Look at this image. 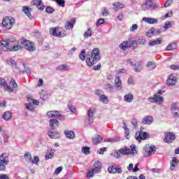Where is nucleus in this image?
I'll use <instances>...</instances> for the list:
<instances>
[{"instance_id": "nucleus-10", "label": "nucleus", "mask_w": 179, "mask_h": 179, "mask_svg": "<svg viewBox=\"0 0 179 179\" xmlns=\"http://www.w3.org/2000/svg\"><path fill=\"white\" fill-rule=\"evenodd\" d=\"M148 135V134L147 132H145L141 130L140 131L136 134V139L138 142H141V141H145V139H147Z\"/></svg>"}, {"instance_id": "nucleus-11", "label": "nucleus", "mask_w": 179, "mask_h": 179, "mask_svg": "<svg viewBox=\"0 0 179 179\" xmlns=\"http://www.w3.org/2000/svg\"><path fill=\"white\" fill-rule=\"evenodd\" d=\"M146 148L148 150H145V154L144 155L145 157H149V156H152V155H155V153H156V147L155 145H147Z\"/></svg>"}, {"instance_id": "nucleus-61", "label": "nucleus", "mask_w": 179, "mask_h": 179, "mask_svg": "<svg viewBox=\"0 0 179 179\" xmlns=\"http://www.w3.org/2000/svg\"><path fill=\"white\" fill-rule=\"evenodd\" d=\"M146 43V39L143 38H140L138 39V44L140 45H143Z\"/></svg>"}, {"instance_id": "nucleus-26", "label": "nucleus", "mask_w": 179, "mask_h": 179, "mask_svg": "<svg viewBox=\"0 0 179 179\" xmlns=\"http://www.w3.org/2000/svg\"><path fill=\"white\" fill-rule=\"evenodd\" d=\"M177 43H171L167 45L166 50V51H173V50H177Z\"/></svg>"}, {"instance_id": "nucleus-19", "label": "nucleus", "mask_w": 179, "mask_h": 179, "mask_svg": "<svg viewBox=\"0 0 179 179\" xmlns=\"http://www.w3.org/2000/svg\"><path fill=\"white\" fill-rule=\"evenodd\" d=\"M153 122V117L152 116H145L143 118L142 123L145 125H150Z\"/></svg>"}, {"instance_id": "nucleus-25", "label": "nucleus", "mask_w": 179, "mask_h": 179, "mask_svg": "<svg viewBox=\"0 0 179 179\" xmlns=\"http://www.w3.org/2000/svg\"><path fill=\"white\" fill-rule=\"evenodd\" d=\"M7 64L8 65L13 66V68H15V69L19 70V68L17 67V63L13 59H10L9 60H7Z\"/></svg>"}, {"instance_id": "nucleus-38", "label": "nucleus", "mask_w": 179, "mask_h": 179, "mask_svg": "<svg viewBox=\"0 0 179 179\" xmlns=\"http://www.w3.org/2000/svg\"><path fill=\"white\" fill-rule=\"evenodd\" d=\"M124 100L127 103H131L134 100V96L131 94H128L124 96Z\"/></svg>"}, {"instance_id": "nucleus-51", "label": "nucleus", "mask_w": 179, "mask_h": 179, "mask_svg": "<svg viewBox=\"0 0 179 179\" xmlns=\"http://www.w3.org/2000/svg\"><path fill=\"white\" fill-rule=\"evenodd\" d=\"M55 1L57 3V5H59V6H62V8L65 7V0H55Z\"/></svg>"}, {"instance_id": "nucleus-57", "label": "nucleus", "mask_w": 179, "mask_h": 179, "mask_svg": "<svg viewBox=\"0 0 179 179\" xmlns=\"http://www.w3.org/2000/svg\"><path fill=\"white\" fill-rule=\"evenodd\" d=\"M160 5L159 4V3H155L154 4H152V6H151V8L150 10H156V9H157V8H159Z\"/></svg>"}, {"instance_id": "nucleus-52", "label": "nucleus", "mask_w": 179, "mask_h": 179, "mask_svg": "<svg viewBox=\"0 0 179 179\" xmlns=\"http://www.w3.org/2000/svg\"><path fill=\"white\" fill-rule=\"evenodd\" d=\"M68 108L71 113L73 114H75L76 113V108H75V106H73L72 104H69L68 105Z\"/></svg>"}, {"instance_id": "nucleus-23", "label": "nucleus", "mask_w": 179, "mask_h": 179, "mask_svg": "<svg viewBox=\"0 0 179 179\" xmlns=\"http://www.w3.org/2000/svg\"><path fill=\"white\" fill-rule=\"evenodd\" d=\"M131 43V40L122 42L120 45V48H121V50H123V51H125V50H127V48H129V43Z\"/></svg>"}, {"instance_id": "nucleus-18", "label": "nucleus", "mask_w": 179, "mask_h": 179, "mask_svg": "<svg viewBox=\"0 0 179 179\" xmlns=\"http://www.w3.org/2000/svg\"><path fill=\"white\" fill-rule=\"evenodd\" d=\"M75 23H76V20L75 18H73L71 21L67 22L64 27L66 30H71V29H73Z\"/></svg>"}, {"instance_id": "nucleus-64", "label": "nucleus", "mask_w": 179, "mask_h": 179, "mask_svg": "<svg viewBox=\"0 0 179 179\" xmlns=\"http://www.w3.org/2000/svg\"><path fill=\"white\" fill-rule=\"evenodd\" d=\"M62 166H59L58 168H57L55 171V174H59V173H61V171H62Z\"/></svg>"}, {"instance_id": "nucleus-50", "label": "nucleus", "mask_w": 179, "mask_h": 179, "mask_svg": "<svg viewBox=\"0 0 179 179\" xmlns=\"http://www.w3.org/2000/svg\"><path fill=\"white\" fill-rule=\"evenodd\" d=\"M154 30L155 27H152L149 31L146 33L147 37H152V36H154Z\"/></svg>"}, {"instance_id": "nucleus-60", "label": "nucleus", "mask_w": 179, "mask_h": 179, "mask_svg": "<svg viewBox=\"0 0 179 179\" xmlns=\"http://www.w3.org/2000/svg\"><path fill=\"white\" fill-rule=\"evenodd\" d=\"M173 118H179V109L172 112Z\"/></svg>"}, {"instance_id": "nucleus-17", "label": "nucleus", "mask_w": 179, "mask_h": 179, "mask_svg": "<svg viewBox=\"0 0 179 179\" xmlns=\"http://www.w3.org/2000/svg\"><path fill=\"white\" fill-rule=\"evenodd\" d=\"M0 163L6 165L9 164V157L6 155V153L0 155Z\"/></svg>"}, {"instance_id": "nucleus-43", "label": "nucleus", "mask_w": 179, "mask_h": 179, "mask_svg": "<svg viewBox=\"0 0 179 179\" xmlns=\"http://www.w3.org/2000/svg\"><path fill=\"white\" fill-rule=\"evenodd\" d=\"M85 54H86V50L85 49L82 50L81 52L79 55L80 59H81L82 61H85L86 58V55H85Z\"/></svg>"}, {"instance_id": "nucleus-48", "label": "nucleus", "mask_w": 179, "mask_h": 179, "mask_svg": "<svg viewBox=\"0 0 179 179\" xmlns=\"http://www.w3.org/2000/svg\"><path fill=\"white\" fill-rule=\"evenodd\" d=\"M94 167L95 168L96 170H97V172L100 169H101V163L100 162L97 161L94 164Z\"/></svg>"}, {"instance_id": "nucleus-36", "label": "nucleus", "mask_w": 179, "mask_h": 179, "mask_svg": "<svg viewBox=\"0 0 179 179\" xmlns=\"http://www.w3.org/2000/svg\"><path fill=\"white\" fill-rule=\"evenodd\" d=\"M113 6L115 8V10L117 12V10L120 9H122V8H124V4L120 3V2H117V3H113Z\"/></svg>"}, {"instance_id": "nucleus-31", "label": "nucleus", "mask_w": 179, "mask_h": 179, "mask_svg": "<svg viewBox=\"0 0 179 179\" xmlns=\"http://www.w3.org/2000/svg\"><path fill=\"white\" fill-rule=\"evenodd\" d=\"M103 141V137L100 136V135H96L95 138H92V142L94 145H97Z\"/></svg>"}, {"instance_id": "nucleus-22", "label": "nucleus", "mask_w": 179, "mask_h": 179, "mask_svg": "<svg viewBox=\"0 0 179 179\" xmlns=\"http://www.w3.org/2000/svg\"><path fill=\"white\" fill-rule=\"evenodd\" d=\"M122 85V82L120 79V76H117L115 79V86L117 87V90H121V85Z\"/></svg>"}, {"instance_id": "nucleus-59", "label": "nucleus", "mask_w": 179, "mask_h": 179, "mask_svg": "<svg viewBox=\"0 0 179 179\" xmlns=\"http://www.w3.org/2000/svg\"><path fill=\"white\" fill-rule=\"evenodd\" d=\"M55 10L52 7H47L45 8V12H47V13H50H50H54Z\"/></svg>"}, {"instance_id": "nucleus-8", "label": "nucleus", "mask_w": 179, "mask_h": 179, "mask_svg": "<svg viewBox=\"0 0 179 179\" xmlns=\"http://www.w3.org/2000/svg\"><path fill=\"white\" fill-rule=\"evenodd\" d=\"M174 141H176V134H174V132H169L165 134L164 142H166V143H173Z\"/></svg>"}, {"instance_id": "nucleus-12", "label": "nucleus", "mask_w": 179, "mask_h": 179, "mask_svg": "<svg viewBox=\"0 0 179 179\" xmlns=\"http://www.w3.org/2000/svg\"><path fill=\"white\" fill-rule=\"evenodd\" d=\"M31 3L35 5L38 10H44V8H45L42 0H33Z\"/></svg>"}, {"instance_id": "nucleus-55", "label": "nucleus", "mask_w": 179, "mask_h": 179, "mask_svg": "<svg viewBox=\"0 0 179 179\" xmlns=\"http://www.w3.org/2000/svg\"><path fill=\"white\" fill-rule=\"evenodd\" d=\"M145 4L148 7V8L151 9L153 5V1L152 0H147Z\"/></svg>"}, {"instance_id": "nucleus-1", "label": "nucleus", "mask_w": 179, "mask_h": 179, "mask_svg": "<svg viewBox=\"0 0 179 179\" xmlns=\"http://www.w3.org/2000/svg\"><path fill=\"white\" fill-rule=\"evenodd\" d=\"M100 50L95 48L92 52L87 55L86 64L88 66H93L98 61H100Z\"/></svg>"}, {"instance_id": "nucleus-3", "label": "nucleus", "mask_w": 179, "mask_h": 179, "mask_svg": "<svg viewBox=\"0 0 179 179\" xmlns=\"http://www.w3.org/2000/svg\"><path fill=\"white\" fill-rule=\"evenodd\" d=\"M131 149L127 147L123 148H120L119 150V152L120 155H123L124 156H129V155H136L138 151H136V146L135 145H131Z\"/></svg>"}, {"instance_id": "nucleus-39", "label": "nucleus", "mask_w": 179, "mask_h": 179, "mask_svg": "<svg viewBox=\"0 0 179 179\" xmlns=\"http://www.w3.org/2000/svg\"><path fill=\"white\" fill-rule=\"evenodd\" d=\"M99 101L103 103L104 104H108V97H107L104 94L99 98Z\"/></svg>"}, {"instance_id": "nucleus-5", "label": "nucleus", "mask_w": 179, "mask_h": 179, "mask_svg": "<svg viewBox=\"0 0 179 179\" xmlns=\"http://www.w3.org/2000/svg\"><path fill=\"white\" fill-rule=\"evenodd\" d=\"M15 24V19L5 17L2 20V26L4 30H10Z\"/></svg>"}, {"instance_id": "nucleus-4", "label": "nucleus", "mask_w": 179, "mask_h": 179, "mask_svg": "<svg viewBox=\"0 0 179 179\" xmlns=\"http://www.w3.org/2000/svg\"><path fill=\"white\" fill-rule=\"evenodd\" d=\"M18 44L21 45V48H23L24 47V48L28 50V51H34L36 50V48H34V43L27 40H19Z\"/></svg>"}, {"instance_id": "nucleus-14", "label": "nucleus", "mask_w": 179, "mask_h": 179, "mask_svg": "<svg viewBox=\"0 0 179 179\" xmlns=\"http://www.w3.org/2000/svg\"><path fill=\"white\" fill-rule=\"evenodd\" d=\"M94 114V112H93V110H92V108H90L88 111H87V115H88V125H90V127H92V125L93 124V122H94V118H93V115Z\"/></svg>"}, {"instance_id": "nucleus-2", "label": "nucleus", "mask_w": 179, "mask_h": 179, "mask_svg": "<svg viewBox=\"0 0 179 179\" xmlns=\"http://www.w3.org/2000/svg\"><path fill=\"white\" fill-rule=\"evenodd\" d=\"M0 45L5 47L7 51H18L22 49L20 44L16 45V42L12 41H1Z\"/></svg>"}, {"instance_id": "nucleus-20", "label": "nucleus", "mask_w": 179, "mask_h": 179, "mask_svg": "<svg viewBox=\"0 0 179 179\" xmlns=\"http://www.w3.org/2000/svg\"><path fill=\"white\" fill-rule=\"evenodd\" d=\"M49 124L51 129L54 131V129H55V127H58L59 122L57 119H50Z\"/></svg>"}, {"instance_id": "nucleus-13", "label": "nucleus", "mask_w": 179, "mask_h": 179, "mask_svg": "<svg viewBox=\"0 0 179 179\" xmlns=\"http://www.w3.org/2000/svg\"><path fill=\"white\" fill-rule=\"evenodd\" d=\"M177 84V77L174 76L173 74H171L166 80V85L168 86H175Z\"/></svg>"}, {"instance_id": "nucleus-46", "label": "nucleus", "mask_w": 179, "mask_h": 179, "mask_svg": "<svg viewBox=\"0 0 179 179\" xmlns=\"http://www.w3.org/2000/svg\"><path fill=\"white\" fill-rule=\"evenodd\" d=\"M25 106L27 110H29V111H34L35 108H34L31 102H29V103H26Z\"/></svg>"}, {"instance_id": "nucleus-16", "label": "nucleus", "mask_w": 179, "mask_h": 179, "mask_svg": "<svg viewBox=\"0 0 179 179\" xmlns=\"http://www.w3.org/2000/svg\"><path fill=\"white\" fill-rule=\"evenodd\" d=\"M143 22H145V23H148L149 24H156L159 23V20L157 18L144 17H143Z\"/></svg>"}, {"instance_id": "nucleus-34", "label": "nucleus", "mask_w": 179, "mask_h": 179, "mask_svg": "<svg viewBox=\"0 0 179 179\" xmlns=\"http://www.w3.org/2000/svg\"><path fill=\"white\" fill-rule=\"evenodd\" d=\"M93 34V31H92V29H88L83 34V36L85 38H89V37H92Z\"/></svg>"}, {"instance_id": "nucleus-53", "label": "nucleus", "mask_w": 179, "mask_h": 179, "mask_svg": "<svg viewBox=\"0 0 179 179\" xmlns=\"http://www.w3.org/2000/svg\"><path fill=\"white\" fill-rule=\"evenodd\" d=\"M4 88H5V90H6V92H8V93H13V88H12L10 85H8V83H6Z\"/></svg>"}, {"instance_id": "nucleus-37", "label": "nucleus", "mask_w": 179, "mask_h": 179, "mask_svg": "<svg viewBox=\"0 0 179 179\" xmlns=\"http://www.w3.org/2000/svg\"><path fill=\"white\" fill-rule=\"evenodd\" d=\"M129 48H132V50H135V48H138V41H130V43H129Z\"/></svg>"}, {"instance_id": "nucleus-33", "label": "nucleus", "mask_w": 179, "mask_h": 179, "mask_svg": "<svg viewBox=\"0 0 179 179\" xmlns=\"http://www.w3.org/2000/svg\"><path fill=\"white\" fill-rule=\"evenodd\" d=\"M147 68H148V71H153L156 68V63L153 62H148L147 64Z\"/></svg>"}, {"instance_id": "nucleus-9", "label": "nucleus", "mask_w": 179, "mask_h": 179, "mask_svg": "<svg viewBox=\"0 0 179 179\" xmlns=\"http://www.w3.org/2000/svg\"><path fill=\"white\" fill-rule=\"evenodd\" d=\"M108 171L110 174H121V173H122V169L113 165L112 166H108Z\"/></svg>"}, {"instance_id": "nucleus-28", "label": "nucleus", "mask_w": 179, "mask_h": 179, "mask_svg": "<svg viewBox=\"0 0 179 179\" xmlns=\"http://www.w3.org/2000/svg\"><path fill=\"white\" fill-rule=\"evenodd\" d=\"M64 134L68 139L75 138V132H73V131H65Z\"/></svg>"}, {"instance_id": "nucleus-49", "label": "nucleus", "mask_w": 179, "mask_h": 179, "mask_svg": "<svg viewBox=\"0 0 179 179\" xmlns=\"http://www.w3.org/2000/svg\"><path fill=\"white\" fill-rule=\"evenodd\" d=\"M40 97L41 100H48V94L46 92H41Z\"/></svg>"}, {"instance_id": "nucleus-54", "label": "nucleus", "mask_w": 179, "mask_h": 179, "mask_svg": "<svg viewBox=\"0 0 179 179\" xmlns=\"http://www.w3.org/2000/svg\"><path fill=\"white\" fill-rule=\"evenodd\" d=\"M163 28L164 29V30H167V29L171 28V22H166Z\"/></svg>"}, {"instance_id": "nucleus-41", "label": "nucleus", "mask_w": 179, "mask_h": 179, "mask_svg": "<svg viewBox=\"0 0 179 179\" xmlns=\"http://www.w3.org/2000/svg\"><path fill=\"white\" fill-rule=\"evenodd\" d=\"M110 155L113 157H115V159H121V153H120V150H115Z\"/></svg>"}, {"instance_id": "nucleus-7", "label": "nucleus", "mask_w": 179, "mask_h": 179, "mask_svg": "<svg viewBox=\"0 0 179 179\" xmlns=\"http://www.w3.org/2000/svg\"><path fill=\"white\" fill-rule=\"evenodd\" d=\"M50 33L52 34V36H54L55 37H65L66 36V34L65 32L59 31L58 27H53L50 29Z\"/></svg>"}, {"instance_id": "nucleus-6", "label": "nucleus", "mask_w": 179, "mask_h": 179, "mask_svg": "<svg viewBox=\"0 0 179 179\" xmlns=\"http://www.w3.org/2000/svg\"><path fill=\"white\" fill-rule=\"evenodd\" d=\"M24 157L26 162H30V163H32V164H36L37 166L38 165V162H40V158H38V156H35L33 159L31 158V154H30V152H26L24 155Z\"/></svg>"}, {"instance_id": "nucleus-45", "label": "nucleus", "mask_w": 179, "mask_h": 179, "mask_svg": "<svg viewBox=\"0 0 179 179\" xmlns=\"http://www.w3.org/2000/svg\"><path fill=\"white\" fill-rule=\"evenodd\" d=\"M163 97H162L160 95H158V94H155V103H159L161 104V103H163Z\"/></svg>"}, {"instance_id": "nucleus-42", "label": "nucleus", "mask_w": 179, "mask_h": 179, "mask_svg": "<svg viewBox=\"0 0 179 179\" xmlns=\"http://www.w3.org/2000/svg\"><path fill=\"white\" fill-rule=\"evenodd\" d=\"M178 109H179L178 103L174 102L171 104V110L172 113H173V111H177V110Z\"/></svg>"}, {"instance_id": "nucleus-32", "label": "nucleus", "mask_w": 179, "mask_h": 179, "mask_svg": "<svg viewBox=\"0 0 179 179\" xmlns=\"http://www.w3.org/2000/svg\"><path fill=\"white\" fill-rule=\"evenodd\" d=\"M120 137H113L112 138H105L104 142H110V143H114L115 142H120Z\"/></svg>"}, {"instance_id": "nucleus-47", "label": "nucleus", "mask_w": 179, "mask_h": 179, "mask_svg": "<svg viewBox=\"0 0 179 179\" xmlns=\"http://www.w3.org/2000/svg\"><path fill=\"white\" fill-rule=\"evenodd\" d=\"M94 93L96 96H99V98L104 94V92L101 90H95Z\"/></svg>"}, {"instance_id": "nucleus-30", "label": "nucleus", "mask_w": 179, "mask_h": 179, "mask_svg": "<svg viewBox=\"0 0 179 179\" xmlns=\"http://www.w3.org/2000/svg\"><path fill=\"white\" fill-rule=\"evenodd\" d=\"M55 153V149H51L49 152V154L45 155V160H50L54 157V154Z\"/></svg>"}, {"instance_id": "nucleus-27", "label": "nucleus", "mask_w": 179, "mask_h": 179, "mask_svg": "<svg viewBox=\"0 0 179 179\" xmlns=\"http://www.w3.org/2000/svg\"><path fill=\"white\" fill-rule=\"evenodd\" d=\"M48 135L52 139H57V138H59V134L58 132H55V131H49V132H48Z\"/></svg>"}, {"instance_id": "nucleus-35", "label": "nucleus", "mask_w": 179, "mask_h": 179, "mask_svg": "<svg viewBox=\"0 0 179 179\" xmlns=\"http://www.w3.org/2000/svg\"><path fill=\"white\" fill-rule=\"evenodd\" d=\"M57 71H69V66L62 64L57 67Z\"/></svg>"}, {"instance_id": "nucleus-15", "label": "nucleus", "mask_w": 179, "mask_h": 179, "mask_svg": "<svg viewBox=\"0 0 179 179\" xmlns=\"http://www.w3.org/2000/svg\"><path fill=\"white\" fill-rule=\"evenodd\" d=\"M22 12H24V13H25V15H27V16L29 18V19H34V17L32 16L31 15V10H33V8H30L26 6H22Z\"/></svg>"}, {"instance_id": "nucleus-40", "label": "nucleus", "mask_w": 179, "mask_h": 179, "mask_svg": "<svg viewBox=\"0 0 179 179\" xmlns=\"http://www.w3.org/2000/svg\"><path fill=\"white\" fill-rule=\"evenodd\" d=\"M97 173V169H93L88 171V173L87 174V177L92 178L94 176V173L96 174Z\"/></svg>"}, {"instance_id": "nucleus-58", "label": "nucleus", "mask_w": 179, "mask_h": 179, "mask_svg": "<svg viewBox=\"0 0 179 179\" xmlns=\"http://www.w3.org/2000/svg\"><path fill=\"white\" fill-rule=\"evenodd\" d=\"M173 3V0H166L165 3L164 4V8H169Z\"/></svg>"}, {"instance_id": "nucleus-63", "label": "nucleus", "mask_w": 179, "mask_h": 179, "mask_svg": "<svg viewBox=\"0 0 179 179\" xmlns=\"http://www.w3.org/2000/svg\"><path fill=\"white\" fill-rule=\"evenodd\" d=\"M135 30H138V24H134L130 28V31H135Z\"/></svg>"}, {"instance_id": "nucleus-44", "label": "nucleus", "mask_w": 179, "mask_h": 179, "mask_svg": "<svg viewBox=\"0 0 179 179\" xmlns=\"http://www.w3.org/2000/svg\"><path fill=\"white\" fill-rule=\"evenodd\" d=\"M82 152L85 155H90V148L87 146L83 147Z\"/></svg>"}, {"instance_id": "nucleus-21", "label": "nucleus", "mask_w": 179, "mask_h": 179, "mask_svg": "<svg viewBox=\"0 0 179 179\" xmlns=\"http://www.w3.org/2000/svg\"><path fill=\"white\" fill-rule=\"evenodd\" d=\"M162 43H163V38H159L156 41L148 42V45L149 47H155V45H159V44H162Z\"/></svg>"}, {"instance_id": "nucleus-29", "label": "nucleus", "mask_w": 179, "mask_h": 179, "mask_svg": "<svg viewBox=\"0 0 179 179\" xmlns=\"http://www.w3.org/2000/svg\"><path fill=\"white\" fill-rule=\"evenodd\" d=\"M2 118H3V120H5V121H9V120H10V118H12V113H10V111H6L2 115Z\"/></svg>"}, {"instance_id": "nucleus-62", "label": "nucleus", "mask_w": 179, "mask_h": 179, "mask_svg": "<svg viewBox=\"0 0 179 179\" xmlns=\"http://www.w3.org/2000/svg\"><path fill=\"white\" fill-rule=\"evenodd\" d=\"M104 23V19L99 18L96 22V26L99 27V26H101V24H103Z\"/></svg>"}, {"instance_id": "nucleus-24", "label": "nucleus", "mask_w": 179, "mask_h": 179, "mask_svg": "<svg viewBox=\"0 0 179 179\" xmlns=\"http://www.w3.org/2000/svg\"><path fill=\"white\" fill-rule=\"evenodd\" d=\"M59 115V111L52 110L47 113V116L48 118H53L54 117H58Z\"/></svg>"}, {"instance_id": "nucleus-56", "label": "nucleus", "mask_w": 179, "mask_h": 179, "mask_svg": "<svg viewBox=\"0 0 179 179\" xmlns=\"http://www.w3.org/2000/svg\"><path fill=\"white\" fill-rule=\"evenodd\" d=\"M133 66H134L135 72L139 73L142 71V68L140 67L139 66H136V64H133Z\"/></svg>"}]
</instances>
